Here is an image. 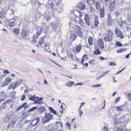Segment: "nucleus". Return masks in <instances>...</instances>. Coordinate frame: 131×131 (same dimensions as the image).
Listing matches in <instances>:
<instances>
[{"mask_svg": "<svg viewBox=\"0 0 131 131\" xmlns=\"http://www.w3.org/2000/svg\"><path fill=\"white\" fill-rule=\"evenodd\" d=\"M50 113H46L45 114V116L42 119V122L44 124L46 123L49 122L50 120L52 119L53 116V115L50 114Z\"/></svg>", "mask_w": 131, "mask_h": 131, "instance_id": "obj_1", "label": "nucleus"}, {"mask_svg": "<svg viewBox=\"0 0 131 131\" xmlns=\"http://www.w3.org/2000/svg\"><path fill=\"white\" fill-rule=\"evenodd\" d=\"M113 35V32L110 29H108L107 30V37H105L104 38V39L105 42L110 41H111Z\"/></svg>", "mask_w": 131, "mask_h": 131, "instance_id": "obj_2", "label": "nucleus"}, {"mask_svg": "<svg viewBox=\"0 0 131 131\" xmlns=\"http://www.w3.org/2000/svg\"><path fill=\"white\" fill-rule=\"evenodd\" d=\"M115 15L116 19L118 24L122 27L123 25L122 20V15L118 12H116Z\"/></svg>", "mask_w": 131, "mask_h": 131, "instance_id": "obj_3", "label": "nucleus"}, {"mask_svg": "<svg viewBox=\"0 0 131 131\" xmlns=\"http://www.w3.org/2000/svg\"><path fill=\"white\" fill-rule=\"evenodd\" d=\"M125 23L127 30L128 31L131 30V15L127 16V19Z\"/></svg>", "mask_w": 131, "mask_h": 131, "instance_id": "obj_4", "label": "nucleus"}, {"mask_svg": "<svg viewBox=\"0 0 131 131\" xmlns=\"http://www.w3.org/2000/svg\"><path fill=\"white\" fill-rule=\"evenodd\" d=\"M19 84L20 83H18V82L17 81L13 82L9 86L8 89L10 90L12 88L13 90L17 87L19 85Z\"/></svg>", "mask_w": 131, "mask_h": 131, "instance_id": "obj_5", "label": "nucleus"}, {"mask_svg": "<svg viewBox=\"0 0 131 131\" xmlns=\"http://www.w3.org/2000/svg\"><path fill=\"white\" fill-rule=\"evenodd\" d=\"M21 35L23 39H27L29 36V32L25 30H23L22 31Z\"/></svg>", "mask_w": 131, "mask_h": 131, "instance_id": "obj_6", "label": "nucleus"}, {"mask_svg": "<svg viewBox=\"0 0 131 131\" xmlns=\"http://www.w3.org/2000/svg\"><path fill=\"white\" fill-rule=\"evenodd\" d=\"M11 79L9 77H7L5 79V80L2 83L1 86L4 87V86L7 85L11 81Z\"/></svg>", "mask_w": 131, "mask_h": 131, "instance_id": "obj_7", "label": "nucleus"}, {"mask_svg": "<svg viewBox=\"0 0 131 131\" xmlns=\"http://www.w3.org/2000/svg\"><path fill=\"white\" fill-rule=\"evenodd\" d=\"M116 4L115 0H111L110 2L109 6V8L110 10L113 11V10L114 7Z\"/></svg>", "mask_w": 131, "mask_h": 131, "instance_id": "obj_8", "label": "nucleus"}, {"mask_svg": "<svg viewBox=\"0 0 131 131\" xmlns=\"http://www.w3.org/2000/svg\"><path fill=\"white\" fill-rule=\"evenodd\" d=\"M40 121V119L39 117L36 118L32 120L31 125L34 126H36Z\"/></svg>", "mask_w": 131, "mask_h": 131, "instance_id": "obj_9", "label": "nucleus"}, {"mask_svg": "<svg viewBox=\"0 0 131 131\" xmlns=\"http://www.w3.org/2000/svg\"><path fill=\"white\" fill-rule=\"evenodd\" d=\"M78 6L80 10H84L85 7V4L83 2H79L77 5Z\"/></svg>", "mask_w": 131, "mask_h": 131, "instance_id": "obj_10", "label": "nucleus"}, {"mask_svg": "<svg viewBox=\"0 0 131 131\" xmlns=\"http://www.w3.org/2000/svg\"><path fill=\"white\" fill-rule=\"evenodd\" d=\"M117 28V27H116L115 29V33L116 34L117 37H119L121 38H123V36L122 33L120 30H118Z\"/></svg>", "mask_w": 131, "mask_h": 131, "instance_id": "obj_11", "label": "nucleus"}, {"mask_svg": "<svg viewBox=\"0 0 131 131\" xmlns=\"http://www.w3.org/2000/svg\"><path fill=\"white\" fill-rule=\"evenodd\" d=\"M17 119L16 118H14L12 119L11 122L9 123V125L7 126V128H9L10 127H13L16 122Z\"/></svg>", "mask_w": 131, "mask_h": 131, "instance_id": "obj_12", "label": "nucleus"}, {"mask_svg": "<svg viewBox=\"0 0 131 131\" xmlns=\"http://www.w3.org/2000/svg\"><path fill=\"white\" fill-rule=\"evenodd\" d=\"M123 121V117H121L120 118L117 119L116 118H114V121H113V123L115 125H116L119 123L122 122Z\"/></svg>", "mask_w": 131, "mask_h": 131, "instance_id": "obj_13", "label": "nucleus"}, {"mask_svg": "<svg viewBox=\"0 0 131 131\" xmlns=\"http://www.w3.org/2000/svg\"><path fill=\"white\" fill-rule=\"evenodd\" d=\"M85 22L87 25L89 26L91 25L90 23V19L87 14H86L85 16L84 19Z\"/></svg>", "mask_w": 131, "mask_h": 131, "instance_id": "obj_14", "label": "nucleus"}, {"mask_svg": "<svg viewBox=\"0 0 131 131\" xmlns=\"http://www.w3.org/2000/svg\"><path fill=\"white\" fill-rule=\"evenodd\" d=\"M58 23L56 22L55 23L52 22L51 25L52 26V28L54 30H56L57 29V27L58 26Z\"/></svg>", "mask_w": 131, "mask_h": 131, "instance_id": "obj_15", "label": "nucleus"}, {"mask_svg": "<svg viewBox=\"0 0 131 131\" xmlns=\"http://www.w3.org/2000/svg\"><path fill=\"white\" fill-rule=\"evenodd\" d=\"M9 21V22L8 24V25L10 27H12L14 26L15 25V19L13 18H12Z\"/></svg>", "mask_w": 131, "mask_h": 131, "instance_id": "obj_16", "label": "nucleus"}, {"mask_svg": "<svg viewBox=\"0 0 131 131\" xmlns=\"http://www.w3.org/2000/svg\"><path fill=\"white\" fill-rule=\"evenodd\" d=\"M104 8L103 7V8L101 9L100 11V15L101 18H103L104 16L105 13Z\"/></svg>", "mask_w": 131, "mask_h": 131, "instance_id": "obj_17", "label": "nucleus"}, {"mask_svg": "<svg viewBox=\"0 0 131 131\" xmlns=\"http://www.w3.org/2000/svg\"><path fill=\"white\" fill-rule=\"evenodd\" d=\"M107 23L108 25H111L112 24L113 21L111 17L110 16H108L107 19Z\"/></svg>", "mask_w": 131, "mask_h": 131, "instance_id": "obj_18", "label": "nucleus"}, {"mask_svg": "<svg viewBox=\"0 0 131 131\" xmlns=\"http://www.w3.org/2000/svg\"><path fill=\"white\" fill-rule=\"evenodd\" d=\"M98 43L101 49H103L104 47V44L103 40L102 39L99 40Z\"/></svg>", "mask_w": 131, "mask_h": 131, "instance_id": "obj_19", "label": "nucleus"}, {"mask_svg": "<svg viewBox=\"0 0 131 131\" xmlns=\"http://www.w3.org/2000/svg\"><path fill=\"white\" fill-rule=\"evenodd\" d=\"M94 19V26L95 27H97L99 23L98 19V17L97 16H95Z\"/></svg>", "mask_w": 131, "mask_h": 131, "instance_id": "obj_20", "label": "nucleus"}, {"mask_svg": "<svg viewBox=\"0 0 131 131\" xmlns=\"http://www.w3.org/2000/svg\"><path fill=\"white\" fill-rule=\"evenodd\" d=\"M129 115H126V117H125L124 118V119H123V120H124V123H128L129 122L130 120L129 118Z\"/></svg>", "mask_w": 131, "mask_h": 131, "instance_id": "obj_21", "label": "nucleus"}, {"mask_svg": "<svg viewBox=\"0 0 131 131\" xmlns=\"http://www.w3.org/2000/svg\"><path fill=\"white\" fill-rule=\"evenodd\" d=\"M44 47H45L46 50L47 51L49 52H51V50L49 49V46L46 43H45V44Z\"/></svg>", "mask_w": 131, "mask_h": 131, "instance_id": "obj_22", "label": "nucleus"}, {"mask_svg": "<svg viewBox=\"0 0 131 131\" xmlns=\"http://www.w3.org/2000/svg\"><path fill=\"white\" fill-rule=\"evenodd\" d=\"M74 82L72 81H69L67 84L66 85L69 87H71L74 84Z\"/></svg>", "mask_w": 131, "mask_h": 131, "instance_id": "obj_23", "label": "nucleus"}, {"mask_svg": "<svg viewBox=\"0 0 131 131\" xmlns=\"http://www.w3.org/2000/svg\"><path fill=\"white\" fill-rule=\"evenodd\" d=\"M77 36L74 34H72L70 37V38L73 41L75 40L76 39Z\"/></svg>", "mask_w": 131, "mask_h": 131, "instance_id": "obj_24", "label": "nucleus"}, {"mask_svg": "<svg viewBox=\"0 0 131 131\" xmlns=\"http://www.w3.org/2000/svg\"><path fill=\"white\" fill-rule=\"evenodd\" d=\"M45 109L44 107H41L38 109V111L40 113H42L45 111Z\"/></svg>", "mask_w": 131, "mask_h": 131, "instance_id": "obj_25", "label": "nucleus"}, {"mask_svg": "<svg viewBox=\"0 0 131 131\" xmlns=\"http://www.w3.org/2000/svg\"><path fill=\"white\" fill-rule=\"evenodd\" d=\"M49 109L50 111L53 114L56 115H57V114L56 112L51 107H49Z\"/></svg>", "mask_w": 131, "mask_h": 131, "instance_id": "obj_26", "label": "nucleus"}, {"mask_svg": "<svg viewBox=\"0 0 131 131\" xmlns=\"http://www.w3.org/2000/svg\"><path fill=\"white\" fill-rule=\"evenodd\" d=\"M44 41V39L43 37H41L39 39V44L41 45L43 44Z\"/></svg>", "mask_w": 131, "mask_h": 131, "instance_id": "obj_27", "label": "nucleus"}, {"mask_svg": "<svg viewBox=\"0 0 131 131\" xmlns=\"http://www.w3.org/2000/svg\"><path fill=\"white\" fill-rule=\"evenodd\" d=\"M6 16V14L4 11L0 12V17L1 18H4Z\"/></svg>", "mask_w": 131, "mask_h": 131, "instance_id": "obj_28", "label": "nucleus"}, {"mask_svg": "<svg viewBox=\"0 0 131 131\" xmlns=\"http://www.w3.org/2000/svg\"><path fill=\"white\" fill-rule=\"evenodd\" d=\"M82 46L81 45H77L76 48V51L78 52H79L81 50Z\"/></svg>", "mask_w": 131, "mask_h": 131, "instance_id": "obj_29", "label": "nucleus"}, {"mask_svg": "<svg viewBox=\"0 0 131 131\" xmlns=\"http://www.w3.org/2000/svg\"><path fill=\"white\" fill-rule=\"evenodd\" d=\"M14 32L16 35H18L19 33V29L17 28H15L13 29Z\"/></svg>", "mask_w": 131, "mask_h": 131, "instance_id": "obj_30", "label": "nucleus"}, {"mask_svg": "<svg viewBox=\"0 0 131 131\" xmlns=\"http://www.w3.org/2000/svg\"><path fill=\"white\" fill-rule=\"evenodd\" d=\"M88 42L89 45H90L93 44V39L91 37H90L88 39Z\"/></svg>", "mask_w": 131, "mask_h": 131, "instance_id": "obj_31", "label": "nucleus"}, {"mask_svg": "<svg viewBox=\"0 0 131 131\" xmlns=\"http://www.w3.org/2000/svg\"><path fill=\"white\" fill-rule=\"evenodd\" d=\"M38 108V107L37 106L31 108L30 109L29 111H28V112H29L31 111H33L34 110L37 109Z\"/></svg>", "mask_w": 131, "mask_h": 131, "instance_id": "obj_32", "label": "nucleus"}, {"mask_svg": "<svg viewBox=\"0 0 131 131\" xmlns=\"http://www.w3.org/2000/svg\"><path fill=\"white\" fill-rule=\"evenodd\" d=\"M94 53L96 55H99L101 53V52L99 49L98 50H96L94 51Z\"/></svg>", "mask_w": 131, "mask_h": 131, "instance_id": "obj_33", "label": "nucleus"}, {"mask_svg": "<svg viewBox=\"0 0 131 131\" xmlns=\"http://www.w3.org/2000/svg\"><path fill=\"white\" fill-rule=\"evenodd\" d=\"M27 104V103L25 102L23 104L21 105L22 106V107H24V108H27L28 107V105H26Z\"/></svg>", "mask_w": 131, "mask_h": 131, "instance_id": "obj_34", "label": "nucleus"}, {"mask_svg": "<svg viewBox=\"0 0 131 131\" xmlns=\"http://www.w3.org/2000/svg\"><path fill=\"white\" fill-rule=\"evenodd\" d=\"M95 0H92L91 1V0H89V1H87V4L88 5H89V4H90L91 3H92L93 4V3L95 2Z\"/></svg>", "mask_w": 131, "mask_h": 131, "instance_id": "obj_35", "label": "nucleus"}, {"mask_svg": "<svg viewBox=\"0 0 131 131\" xmlns=\"http://www.w3.org/2000/svg\"><path fill=\"white\" fill-rule=\"evenodd\" d=\"M127 96L128 97V100L131 101V93L128 94L127 95Z\"/></svg>", "mask_w": 131, "mask_h": 131, "instance_id": "obj_36", "label": "nucleus"}, {"mask_svg": "<svg viewBox=\"0 0 131 131\" xmlns=\"http://www.w3.org/2000/svg\"><path fill=\"white\" fill-rule=\"evenodd\" d=\"M6 96H3L0 100V102H2L4 101L5 100Z\"/></svg>", "mask_w": 131, "mask_h": 131, "instance_id": "obj_37", "label": "nucleus"}, {"mask_svg": "<svg viewBox=\"0 0 131 131\" xmlns=\"http://www.w3.org/2000/svg\"><path fill=\"white\" fill-rule=\"evenodd\" d=\"M96 8L97 9L99 8L100 7V4L99 3V2H97L96 3Z\"/></svg>", "mask_w": 131, "mask_h": 131, "instance_id": "obj_38", "label": "nucleus"}, {"mask_svg": "<svg viewBox=\"0 0 131 131\" xmlns=\"http://www.w3.org/2000/svg\"><path fill=\"white\" fill-rule=\"evenodd\" d=\"M120 99H121V97H118L117 98H116L115 99V103H118L119 102V101H120Z\"/></svg>", "mask_w": 131, "mask_h": 131, "instance_id": "obj_39", "label": "nucleus"}, {"mask_svg": "<svg viewBox=\"0 0 131 131\" xmlns=\"http://www.w3.org/2000/svg\"><path fill=\"white\" fill-rule=\"evenodd\" d=\"M116 108L119 111H121L122 110V106H118Z\"/></svg>", "mask_w": 131, "mask_h": 131, "instance_id": "obj_40", "label": "nucleus"}, {"mask_svg": "<svg viewBox=\"0 0 131 131\" xmlns=\"http://www.w3.org/2000/svg\"><path fill=\"white\" fill-rule=\"evenodd\" d=\"M79 22V24H80L82 26H83L84 24V22L81 19H80Z\"/></svg>", "mask_w": 131, "mask_h": 131, "instance_id": "obj_41", "label": "nucleus"}, {"mask_svg": "<svg viewBox=\"0 0 131 131\" xmlns=\"http://www.w3.org/2000/svg\"><path fill=\"white\" fill-rule=\"evenodd\" d=\"M109 64L111 66H115L116 65V64L115 63H114L112 62H110Z\"/></svg>", "mask_w": 131, "mask_h": 131, "instance_id": "obj_42", "label": "nucleus"}, {"mask_svg": "<svg viewBox=\"0 0 131 131\" xmlns=\"http://www.w3.org/2000/svg\"><path fill=\"white\" fill-rule=\"evenodd\" d=\"M101 86V85L100 84H98L95 85H93L92 86V87H98L100 86Z\"/></svg>", "mask_w": 131, "mask_h": 131, "instance_id": "obj_43", "label": "nucleus"}, {"mask_svg": "<svg viewBox=\"0 0 131 131\" xmlns=\"http://www.w3.org/2000/svg\"><path fill=\"white\" fill-rule=\"evenodd\" d=\"M26 96L25 95H23L22 97L21 98V100L22 101H24L25 99Z\"/></svg>", "mask_w": 131, "mask_h": 131, "instance_id": "obj_44", "label": "nucleus"}, {"mask_svg": "<svg viewBox=\"0 0 131 131\" xmlns=\"http://www.w3.org/2000/svg\"><path fill=\"white\" fill-rule=\"evenodd\" d=\"M116 45H117V46H122L121 43V42H119L117 41L116 42Z\"/></svg>", "mask_w": 131, "mask_h": 131, "instance_id": "obj_45", "label": "nucleus"}, {"mask_svg": "<svg viewBox=\"0 0 131 131\" xmlns=\"http://www.w3.org/2000/svg\"><path fill=\"white\" fill-rule=\"evenodd\" d=\"M109 0H105V3L106 5H107L109 4Z\"/></svg>", "mask_w": 131, "mask_h": 131, "instance_id": "obj_46", "label": "nucleus"}, {"mask_svg": "<svg viewBox=\"0 0 131 131\" xmlns=\"http://www.w3.org/2000/svg\"><path fill=\"white\" fill-rule=\"evenodd\" d=\"M66 126H68V128H69V129H71L70 127V124L68 123H67L66 124Z\"/></svg>", "mask_w": 131, "mask_h": 131, "instance_id": "obj_47", "label": "nucleus"}, {"mask_svg": "<svg viewBox=\"0 0 131 131\" xmlns=\"http://www.w3.org/2000/svg\"><path fill=\"white\" fill-rule=\"evenodd\" d=\"M35 98L32 96H31L29 98V100L30 101H34L35 100Z\"/></svg>", "mask_w": 131, "mask_h": 131, "instance_id": "obj_48", "label": "nucleus"}, {"mask_svg": "<svg viewBox=\"0 0 131 131\" xmlns=\"http://www.w3.org/2000/svg\"><path fill=\"white\" fill-rule=\"evenodd\" d=\"M3 73L5 74H8L9 73V72L7 70H6L3 71Z\"/></svg>", "mask_w": 131, "mask_h": 131, "instance_id": "obj_49", "label": "nucleus"}, {"mask_svg": "<svg viewBox=\"0 0 131 131\" xmlns=\"http://www.w3.org/2000/svg\"><path fill=\"white\" fill-rule=\"evenodd\" d=\"M51 18L49 17L48 16V17H46L45 18V19L47 21H50V19H51Z\"/></svg>", "mask_w": 131, "mask_h": 131, "instance_id": "obj_50", "label": "nucleus"}, {"mask_svg": "<svg viewBox=\"0 0 131 131\" xmlns=\"http://www.w3.org/2000/svg\"><path fill=\"white\" fill-rule=\"evenodd\" d=\"M67 55L69 57H70L71 56V55L72 54L70 52H68V51H67Z\"/></svg>", "mask_w": 131, "mask_h": 131, "instance_id": "obj_51", "label": "nucleus"}, {"mask_svg": "<svg viewBox=\"0 0 131 131\" xmlns=\"http://www.w3.org/2000/svg\"><path fill=\"white\" fill-rule=\"evenodd\" d=\"M23 107H22V106H21V105L18 108H17L16 110V111H19V110H20Z\"/></svg>", "mask_w": 131, "mask_h": 131, "instance_id": "obj_52", "label": "nucleus"}, {"mask_svg": "<svg viewBox=\"0 0 131 131\" xmlns=\"http://www.w3.org/2000/svg\"><path fill=\"white\" fill-rule=\"evenodd\" d=\"M94 61V60H90L89 62V63L90 64H91L92 63L93 64H94L93 63V62Z\"/></svg>", "mask_w": 131, "mask_h": 131, "instance_id": "obj_53", "label": "nucleus"}, {"mask_svg": "<svg viewBox=\"0 0 131 131\" xmlns=\"http://www.w3.org/2000/svg\"><path fill=\"white\" fill-rule=\"evenodd\" d=\"M123 51V49H119L118 50H117V52L118 53H119L121 52H122Z\"/></svg>", "mask_w": 131, "mask_h": 131, "instance_id": "obj_54", "label": "nucleus"}, {"mask_svg": "<svg viewBox=\"0 0 131 131\" xmlns=\"http://www.w3.org/2000/svg\"><path fill=\"white\" fill-rule=\"evenodd\" d=\"M42 30L43 28L42 27H41L40 28L38 29V31L41 33Z\"/></svg>", "mask_w": 131, "mask_h": 131, "instance_id": "obj_55", "label": "nucleus"}, {"mask_svg": "<svg viewBox=\"0 0 131 131\" xmlns=\"http://www.w3.org/2000/svg\"><path fill=\"white\" fill-rule=\"evenodd\" d=\"M103 129L104 131H108L107 128L106 126H105L103 128Z\"/></svg>", "mask_w": 131, "mask_h": 131, "instance_id": "obj_56", "label": "nucleus"}, {"mask_svg": "<svg viewBox=\"0 0 131 131\" xmlns=\"http://www.w3.org/2000/svg\"><path fill=\"white\" fill-rule=\"evenodd\" d=\"M65 105V104L64 103H61V105L60 106V108L64 110V109L63 108V107L62 105Z\"/></svg>", "mask_w": 131, "mask_h": 131, "instance_id": "obj_57", "label": "nucleus"}, {"mask_svg": "<svg viewBox=\"0 0 131 131\" xmlns=\"http://www.w3.org/2000/svg\"><path fill=\"white\" fill-rule=\"evenodd\" d=\"M41 33L39 32V31H38L37 32V36H39L41 34Z\"/></svg>", "mask_w": 131, "mask_h": 131, "instance_id": "obj_58", "label": "nucleus"}, {"mask_svg": "<svg viewBox=\"0 0 131 131\" xmlns=\"http://www.w3.org/2000/svg\"><path fill=\"white\" fill-rule=\"evenodd\" d=\"M85 104V103L84 102H82L81 103V105L79 106V107L80 108H81L82 107L83 105H84Z\"/></svg>", "mask_w": 131, "mask_h": 131, "instance_id": "obj_59", "label": "nucleus"}, {"mask_svg": "<svg viewBox=\"0 0 131 131\" xmlns=\"http://www.w3.org/2000/svg\"><path fill=\"white\" fill-rule=\"evenodd\" d=\"M117 131H122V128H120L119 127L117 128Z\"/></svg>", "mask_w": 131, "mask_h": 131, "instance_id": "obj_60", "label": "nucleus"}, {"mask_svg": "<svg viewBox=\"0 0 131 131\" xmlns=\"http://www.w3.org/2000/svg\"><path fill=\"white\" fill-rule=\"evenodd\" d=\"M82 57L86 59H88V57L87 55L84 54L83 55Z\"/></svg>", "mask_w": 131, "mask_h": 131, "instance_id": "obj_61", "label": "nucleus"}, {"mask_svg": "<svg viewBox=\"0 0 131 131\" xmlns=\"http://www.w3.org/2000/svg\"><path fill=\"white\" fill-rule=\"evenodd\" d=\"M6 102L8 103L11 102V99H8L6 101Z\"/></svg>", "mask_w": 131, "mask_h": 131, "instance_id": "obj_62", "label": "nucleus"}, {"mask_svg": "<svg viewBox=\"0 0 131 131\" xmlns=\"http://www.w3.org/2000/svg\"><path fill=\"white\" fill-rule=\"evenodd\" d=\"M43 98L42 97H40L39 99V100H38V101L39 102H40L41 101H42L43 100Z\"/></svg>", "mask_w": 131, "mask_h": 131, "instance_id": "obj_63", "label": "nucleus"}, {"mask_svg": "<svg viewBox=\"0 0 131 131\" xmlns=\"http://www.w3.org/2000/svg\"><path fill=\"white\" fill-rule=\"evenodd\" d=\"M128 38L129 39V38L130 37H131V32H129V33L128 34Z\"/></svg>", "mask_w": 131, "mask_h": 131, "instance_id": "obj_64", "label": "nucleus"}]
</instances>
